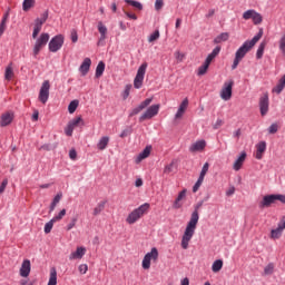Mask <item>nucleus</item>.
<instances>
[{
    "label": "nucleus",
    "instance_id": "nucleus-36",
    "mask_svg": "<svg viewBox=\"0 0 285 285\" xmlns=\"http://www.w3.org/2000/svg\"><path fill=\"white\" fill-rule=\"evenodd\" d=\"M230 36L228 32H223L214 39V43H222V41H228Z\"/></svg>",
    "mask_w": 285,
    "mask_h": 285
},
{
    "label": "nucleus",
    "instance_id": "nucleus-12",
    "mask_svg": "<svg viewBox=\"0 0 285 285\" xmlns=\"http://www.w3.org/2000/svg\"><path fill=\"white\" fill-rule=\"evenodd\" d=\"M62 47H63V37L61 35L53 37L49 42L50 52H59V50H61Z\"/></svg>",
    "mask_w": 285,
    "mask_h": 285
},
{
    "label": "nucleus",
    "instance_id": "nucleus-48",
    "mask_svg": "<svg viewBox=\"0 0 285 285\" xmlns=\"http://www.w3.org/2000/svg\"><path fill=\"white\" fill-rule=\"evenodd\" d=\"M203 184H204V178H202V176H199L198 180L196 181V184L193 187V193H197V190H199V188H202Z\"/></svg>",
    "mask_w": 285,
    "mask_h": 285
},
{
    "label": "nucleus",
    "instance_id": "nucleus-39",
    "mask_svg": "<svg viewBox=\"0 0 285 285\" xmlns=\"http://www.w3.org/2000/svg\"><path fill=\"white\" fill-rule=\"evenodd\" d=\"M252 20L255 26H259V23H262V21H264V18L262 17V14L259 12L254 11V16H253Z\"/></svg>",
    "mask_w": 285,
    "mask_h": 285
},
{
    "label": "nucleus",
    "instance_id": "nucleus-35",
    "mask_svg": "<svg viewBox=\"0 0 285 285\" xmlns=\"http://www.w3.org/2000/svg\"><path fill=\"white\" fill-rule=\"evenodd\" d=\"M125 3H128V6L136 8V10H144V4H141V2L137 0H125Z\"/></svg>",
    "mask_w": 285,
    "mask_h": 285
},
{
    "label": "nucleus",
    "instance_id": "nucleus-58",
    "mask_svg": "<svg viewBox=\"0 0 285 285\" xmlns=\"http://www.w3.org/2000/svg\"><path fill=\"white\" fill-rule=\"evenodd\" d=\"M174 57H175V59L179 62V63H181V61H184V53H181L180 51H176L175 53H174Z\"/></svg>",
    "mask_w": 285,
    "mask_h": 285
},
{
    "label": "nucleus",
    "instance_id": "nucleus-64",
    "mask_svg": "<svg viewBox=\"0 0 285 285\" xmlns=\"http://www.w3.org/2000/svg\"><path fill=\"white\" fill-rule=\"evenodd\" d=\"M278 228H279L281 230H285V216H284V217L282 218V220L279 222Z\"/></svg>",
    "mask_w": 285,
    "mask_h": 285
},
{
    "label": "nucleus",
    "instance_id": "nucleus-28",
    "mask_svg": "<svg viewBox=\"0 0 285 285\" xmlns=\"http://www.w3.org/2000/svg\"><path fill=\"white\" fill-rule=\"evenodd\" d=\"M108 144H110V137L108 136L101 137L97 144L98 150H106V148H108Z\"/></svg>",
    "mask_w": 285,
    "mask_h": 285
},
{
    "label": "nucleus",
    "instance_id": "nucleus-45",
    "mask_svg": "<svg viewBox=\"0 0 285 285\" xmlns=\"http://www.w3.org/2000/svg\"><path fill=\"white\" fill-rule=\"evenodd\" d=\"M55 224H57L56 220H53V218H51V220L45 225L46 235H48L52 232V227L55 226Z\"/></svg>",
    "mask_w": 285,
    "mask_h": 285
},
{
    "label": "nucleus",
    "instance_id": "nucleus-51",
    "mask_svg": "<svg viewBox=\"0 0 285 285\" xmlns=\"http://www.w3.org/2000/svg\"><path fill=\"white\" fill-rule=\"evenodd\" d=\"M66 217V209L60 210L58 215H56L52 219L53 222H61Z\"/></svg>",
    "mask_w": 285,
    "mask_h": 285
},
{
    "label": "nucleus",
    "instance_id": "nucleus-37",
    "mask_svg": "<svg viewBox=\"0 0 285 285\" xmlns=\"http://www.w3.org/2000/svg\"><path fill=\"white\" fill-rule=\"evenodd\" d=\"M35 0H23L22 2V10L24 12H28V10H30V8H35Z\"/></svg>",
    "mask_w": 285,
    "mask_h": 285
},
{
    "label": "nucleus",
    "instance_id": "nucleus-19",
    "mask_svg": "<svg viewBox=\"0 0 285 285\" xmlns=\"http://www.w3.org/2000/svg\"><path fill=\"white\" fill-rule=\"evenodd\" d=\"M186 193H187V190H186V189H183V190L178 194L177 198L175 199V202H174V204H173V208H174L175 210H179V208H181V207L184 206V203H181V202H184V199H186Z\"/></svg>",
    "mask_w": 285,
    "mask_h": 285
},
{
    "label": "nucleus",
    "instance_id": "nucleus-60",
    "mask_svg": "<svg viewBox=\"0 0 285 285\" xmlns=\"http://www.w3.org/2000/svg\"><path fill=\"white\" fill-rule=\"evenodd\" d=\"M164 8V0H156L155 10L159 11Z\"/></svg>",
    "mask_w": 285,
    "mask_h": 285
},
{
    "label": "nucleus",
    "instance_id": "nucleus-5",
    "mask_svg": "<svg viewBox=\"0 0 285 285\" xmlns=\"http://www.w3.org/2000/svg\"><path fill=\"white\" fill-rule=\"evenodd\" d=\"M148 69V62H144L137 70V75L134 79V88L139 90L144 86V77H146V70Z\"/></svg>",
    "mask_w": 285,
    "mask_h": 285
},
{
    "label": "nucleus",
    "instance_id": "nucleus-34",
    "mask_svg": "<svg viewBox=\"0 0 285 285\" xmlns=\"http://www.w3.org/2000/svg\"><path fill=\"white\" fill-rule=\"evenodd\" d=\"M104 208H106V202L98 203L94 208V216L97 217V215H101V213H104Z\"/></svg>",
    "mask_w": 285,
    "mask_h": 285
},
{
    "label": "nucleus",
    "instance_id": "nucleus-31",
    "mask_svg": "<svg viewBox=\"0 0 285 285\" xmlns=\"http://www.w3.org/2000/svg\"><path fill=\"white\" fill-rule=\"evenodd\" d=\"M177 167V160H171L170 164L166 165L164 168V174L165 175H170V173H173V170H175V168Z\"/></svg>",
    "mask_w": 285,
    "mask_h": 285
},
{
    "label": "nucleus",
    "instance_id": "nucleus-41",
    "mask_svg": "<svg viewBox=\"0 0 285 285\" xmlns=\"http://www.w3.org/2000/svg\"><path fill=\"white\" fill-rule=\"evenodd\" d=\"M79 108V100H72L68 106V111L70 115H73V112Z\"/></svg>",
    "mask_w": 285,
    "mask_h": 285
},
{
    "label": "nucleus",
    "instance_id": "nucleus-16",
    "mask_svg": "<svg viewBox=\"0 0 285 285\" xmlns=\"http://www.w3.org/2000/svg\"><path fill=\"white\" fill-rule=\"evenodd\" d=\"M30 271H32V265L30 264V259H24L20 267V277H29Z\"/></svg>",
    "mask_w": 285,
    "mask_h": 285
},
{
    "label": "nucleus",
    "instance_id": "nucleus-14",
    "mask_svg": "<svg viewBox=\"0 0 285 285\" xmlns=\"http://www.w3.org/2000/svg\"><path fill=\"white\" fill-rule=\"evenodd\" d=\"M259 110L262 117H266L268 115V94H265L259 99Z\"/></svg>",
    "mask_w": 285,
    "mask_h": 285
},
{
    "label": "nucleus",
    "instance_id": "nucleus-29",
    "mask_svg": "<svg viewBox=\"0 0 285 285\" xmlns=\"http://www.w3.org/2000/svg\"><path fill=\"white\" fill-rule=\"evenodd\" d=\"M285 88V75L279 79L277 86L273 89V92H276V95H279L282 90Z\"/></svg>",
    "mask_w": 285,
    "mask_h": 285
},
{
    "label": "nucleus",
    "instance_id": "nucleus-61",
    "mask_svg": "<svg viewBox=\"0 0 285 285\" xmlns=\"http://www.w3.org/2000/svg\"><path fill=\"white\" fill-rule=\"evenodd\" d=\"M63 197V194L62 193H58L53 200H52V204H55L57 206V204H59V202H61V198Z\"/></svg>",
    "mask_w": 285,
    "mask_h": 285
},
{
    "label": "nucleus",
    "instance_id": "nucleus-10",
    "mask_svg": "<svg viewBox=\"0 0 285 285\" xmlns=\"http://www.w3.org/2000/svg\"><path fill=\"white\" fill-rule=\"evenodd\" d=\"M233 86H235V81L233 80L224 83L223 89L220 90V99L224 101H230V98L233 97Z\"/></svg>",
    "mask_w": 285,
    "mask_h": 285
},
{
    "label": "nucleus",
    "instance_id": "nucleus-15",
    "mask_svg": "<svg viewBox=\"0 0 285 285\" xmlns=\"http://www.w3.org/2000/svg\"><path fill=\"white\" fill-rule=\"evenodd\" d=\"M186 110H188V98H185L178 107V110L175 115V119H183L184 115H186Z\"/></svg>",
    "mask_w": 285,
    "mask_h": 285
},
{
    "label": "nucleus",
    "instance_id": "nucleus-30",
    "mask_svg": "<svg viewBox=\"0 0 285 285\" xmlns=\"http://www.w3.org/2000/svg\"><path fill=\"white\" fill-rule=\"evenodd\" d=\"M222 268H224V261H222V259L215 261L212 265L213 273H219V271H222Z\"/></svg>",
    "mask_w": 285,
    "mask_h": 285
},
{
    "label": "nucleus",
    "instance_id": "nucleus-33",
    "mask_svg": "<svg viewBox=\"0 0 285 285\" xmlns=\"http://www.w3.org/2000/svg\"><path fill=\"white\" fill-rule=\"evenodd\" d=\"M105 70H106V63H104V61H100L96 68V78L99 79V77L104 75Z\"/></svg>",
    "mask_w": 285,
    "mask_h": 285
},
{
    "label": "nucleus",
    "instance_id": "nucleus-50",
    "mask_svg": "<svg viewBox=\"0 0 285 285\" xmlns=\"http://www.w3.org/2000/svg\"><path fill=\"white\" fill-rule=\"evenodd\" d=\"M159 30H156L154 33H151L148 38L149 43H153L154 41H157L159 39Z\"/></svg>",
    "mask_w": 285,
    "mask_h": 285
},
{
    "label": "nucleus",
    "instance_id": "nucleus-55",
    "mask_svg": "<svg viewBox=\"0 0 285 285\" xmlns=\"http://www.w3.org/2000/svg\"><path fill=\"white\" fill-rule=\"evenodd\" d=\"M78 271L80 275H86V273H88V265L87 264L79 265Z\"/></svg>",
    "mask_w": 285,
    "mask_h": 285
},
{
    "label": "nucleus",
    "instance_id": "nucleus-3",
    "mask_svg": "<svg viewBox=\"0 0 285 285\" xmlns=\"http://www.w3.org/2000/svg\"><path fill=\"white\" fill-rule=\"evenodd\" d=\"M148 210H150V204L145 203L140 205L138 208L129 213V215L126 218L127 224H136V222H139V219H141V217H144L146 213H148Z\"/></svg>",
    "mask_w": 285,
    "mask_h": 285
},
{
    "label": "nucleus",
    "instance_id": "nucleus-53",
    "mask_svg": "<svg viewBox=\"0 0 285 285\" xmlns=\"http://www.w3.org/2000/svg\"><path fill=\"white\" fill-rule=\"evenodd\" d=\"M279 130V126L277 124H272L268 128L269 135H275Z\"/></svg>",
    "mask_w": 285,
    "mask_h": 285
},
{
    "label": "nucleus",
    "instance_id": "nucleus-17",
    "mask_svg": "<svg viewBox=\"0 0 285 285\" xmlns=\"http://www.w3.org/2000/svg\"><path fill=\"white\" fill-rule=\"evenodd\" d=\"M90 66H92V60H90V58H85L79 67V72L82 77H86V75L90 72Z\"/></svg>",
    "mask_w": 285,
    "mask_h": 285
},
{
    "label": "nucleus",
    "instance_id": "nucleus-11",
    "mask_svg": "<svg viewBox=\"0 0 285 285\" xmlns=\"http://www.w3.org/2000/svg\"><path fill=\"white\" fill-rule=\"evenodd\" d=\"M160 105H151L140 117L139 121H146L148 119H153V117H157L159 115Z\"/></svg>",
    "mask_w": 285,
    "mask_h": 285
},
{
    "label": "nucleus",
    "instance_id": "nucleus-47",
    "mask_svg": "<svg viewBox=\"0 0 285 285\" xmlns=\"http://www.w3.org/2000/svg\"><path fill=\"white\" fill-rule=\"evenodd\" d=\"M254 14L255 10L249 9L243 13V19H245V21H248V19H253Z\"/></svg>",
    "mask_w": 285,
    "mask_h": 285
},
{
    "label": "nucleus",
    "instance_id": "nucleus-2",
    "mask_svg": "<svg viewBox=\"0 0 285 285\" xmlns=\"http://www.w3.org/2000/svg\"><path fill=\"white\" fill-rule=\"evenodd\" d=\"M263 35H264V31L261 29L259 32L252 40H247L243 43V46L235 53V59L232 65V70H236L242 59H244L246 55L250 52V49L255 46V43H257V41H259V39H262Z\"/></svg>",
    "mask_w": 285,
    "mask_h": 285
},
{
    "label": "nucleus",
    "instance_id": "nucleus-62",
    "mask_svg": "<svg viewBox=\"0 0 285 285\" xmlns=\"http://www.w3.org/2000/svg\"><path fill=\"white\" fill-rule=\"evenodd\" d=\"M124 12H125L126 17H128V19H132L134 21H137V14L130 13L126 10H124Z\"/></svg>",
    "mask_w": 285,
    "mask_h": 285
},
{
    "label": "nucleus",
    "instance_id": "nucleus-18",
    "mask_svg": "<svg viewBox=\"0 0 285 285\" xmlns=\"http://www.w3.org/2000/svg\"><path fill=\"white\" fill-rule=\"evenodd\" d=\"M186 193H187V190H186V189H183V190L178 194L177 198L175 199V202H174V204H173V208H174L175 210H179V208H181V207L184 206V203H181V202H184V199H186Z\"/></svg>",
    "mask_w": 285,
    "mask_h": 285
},
{
    "label": "nucleus",
    "instance_id": "nucleus-13",
    "mask_svg": "<svg viewBox=\"0 0 285 285\" xmlns=\"http://www.w3.org/2000/svg\"><path fill=\"white\" fill-rule=\"evenodd\" d=\"M153 104V98H147L142 102H140L136 108L131 110L129 114V117H135V115H139L141 110H145V108H148V105Z\"/></svg>",
    "mask_w": 285,
    "mask_h": 285
},
{
    "label": "nucleus",
    "instance_id": "nucleus-54",
    "mask_svg": "<svg viewBox=\"0 0 285 285\" xmlns=\"http://www.w3.org/2000/svg\"><path fill=\"white\" fill-rule=\"evenodd\" d=\"M7 187H8V178H4L0 185V195H3V193H6Z\"/></svg>",
    "mask_w": 285,
    "mask_h": 285
},
{
    "label": "nucleus",
    "instance_id": "nucleus-26",
    "mask_svg": "<svg viewBox=\"0 0 285 285\" xmlns=\"http://www.w3.org/2000/svg\"><path fill=\"white\" fill-rule=\"evenodd\" d=\"M222 52V47H215L213 51L207 56L205 63L207 66H210L213 63V60Z\"/></svg>",
    "mask_w": 285,
    "mask_h": 285
},
{
    "label": "nucleus",
    "instance_id": "nucleus-23",
    "mask_svg": "<svg viewBox=\"0 0 285 285\" xmlns=\"http://www.w3.org/2000/svg\"><path fill=\"white\" fill-rule=\"evenodd\" d=\"M206 148V140H198L189 147L190 153H202Z\"/></svg>",
    "mask_w": 285,
    "mask_h": 285
},
{
    "label": "nucleus",
    "instance_id": "nucleus-56",
    "mask_svg": "<svg viewBox=\"0 0 285 285\" xmlns=\"http://www.w3.org/2000/svg\"><path fill=\"white\" fill-rule=\"evenodd\" d=\"M39 32H41V26L36 23L32 32V38L36 39V37L39 36Z\"/></svg>",
    "mask_w": 285,
    "mask_h": 285
},
{
    "label": "nucleus",
    "instance_id": "nucleus-9",
    "mask_svg": "<svg viewBox=\"0 0 285 285\" xmlns=\"http://www.w3.org/2000/svg\"><path fill=\"white\" fill-rule=\"evenodd\" d=\"M154 259V262H157L159 259V250H157V247H153L150 253H147L142 259V268L145 271H148L150 268V261Z\"/></svg>",
    "mask_w": 285,
    "mask_h": 285
},
{
    "label": "nucleus",
    "instance_id": "nucleus-44",
    "mask_svg": "<svg viewBox=\"0 0 285 285\" xmlns=\"http://www.w3.org/2000/svg\"><path fill=\"white\" fill-rule=\"evenodd\" d=\"M77 222H79V217L78 216H73L70 219V223L67 225L66 230H72V228H75V226H77Z\"/></svg>",
    "mask_w": 285,
    "mask_h": 285
},
{
    "label": "nucleus",
    "instance_id": "nucleus-43",
    "mask_svg": "<svg viewBox=\"0 0 285 285\" xmlns=\"http://www.w3.org/2000/svg\"><path fill=\"white\" fill-rule=\"evenodd\" d=\"M209 67H210L209 65H207L206 62H204V63L198 68V72H197L198 77H202V76L206 75V72H208V68H209Z\"/></svg>",
    "mask_w": 285,
    "mask_h": 285
},
{
    "label": "nucleus",
    "instance_id": "nucleus-22",
    "mask_svg": "<svg viewBox=\"0 0 285 285\" xmlns=\"http://www.w3.org/2000/svg\"><path fill=\"white\" fill-rule=\"evenodd\" d=\"M244 161H246V151L240 153V156L235 160L233 165V169L236 171L242 170V166H244Z\"/></svg>",
    "mask_w": 285,
    "mask_h": 285
},
{
    "label": "nucleus",
    "instance_id": "nucleus-52",
    "mask_svg": "<svg viewBox=\"0 0 285 285\" xmlns=\"http://www.w3.org/2000/svg\"><path fill=\"white\" fill-rule=\"evenodd\" d=\"M208 168H210V165L208 163H205L202 168L199 177L204 179L206 177V173H208Z\"/></svg>",
    "mask_w": 285,
    "mask_h": 285
},
{
    "label": "nucleus",
    "instance_id": "nucleus-24",
    "mask_svg": "<svg viewBox=\"0 0 285 285\" xmlns=\"http://www.w3.org/2000/svg\"><path fill=\"white\" fill-rule=\"evenodd\" d=\"M83 255H86V247H77L76 252L69 255V259H82Z\"/></svg>",
    "mask_w": 285,
    "mask_h": 285
},
{
    "label": "nucleus",
    "instance_id": "nucleus-8",
    "mask_svg": "<svg viewBox=\"0 0 285 285\" xmlns=\"http://www.w3.org/2000/svg\"><path fill=\"white\" fill-rule=\"evenodd\" d=\"M38 99L43 105L48 104V99H50V80H45L42 82Z\"/></svg>",
    "mask_w": 285,
    "mask_h": 285
},
{
    "label": "nucleus",
    "instance_id": "nucleus-57",
    "mask_svg": "<svg viewBox=\"0 0 285 285\" xmlns=\"http://www.w3.org/2000/svg\"><path fill=\"white\" fill-rule=\"evenodd\" d=\"M70 37H71L72 43H77V41H79V36H78V33H77V30H75V29L71 30Z\"/></svg>",
    "mask_w": 285,
    "mask_h": 285
},
{
    "label": "nucleus",
    "instance_id": "nucleus-27",
    "mask_svg": "<svg viewBox=\"0 0 285 285\" xmlns=\"http://www.w3.org/2000/svg\"><path fill=\"white\" fill-rule=\"evenodd\" d=\"M150 150H153V147L147 146L136 158V164H141L144 159H147V157H150Z\"/></svg>",
    "mask_w": 285,
    "mask_h": 285
},
{
    "label": "nucleus",
    "instance_id": "nucleus-38",
    "mask_svg": "<svg viewBox=\"0 0 285 285\" xmlns=\"http://www.w3.org/2000/svg\"><path fill=\"white\" fill-rule=\"evenodd\" d=\"M13 77H14V71L12 69V65H9L4 72V79H7V81H10V79H12Z\"/></svg>",
    "mask_w": 285,
    "mask_h": 285
},
{
    "label": "nucleus",
    "instance_id": "nucleus-32",
    "mask_svg": "<svg viewBox=\"0 0 285 285\" xmlns=\"http://www.w3.org/2000/svg\"><path fill=\"white\" fill-rule=\"evenodd\" d=\"M48 285H57V269L55 267L50 269Z\"/></svg>",
    "mask_w": 285,
    "mask_h": 285
},
{
    "label": "nucleus",
    "instance_id": "nucleus-46",
    "mask_svg": "<svg viewBox=\"0 0 285 285\" xmlns=\"http://www.w3.org/2000/svg\"><path fill=\"white\" fill-rule=\"evenodd\" d=\"M275 273V264L269 263L265 268H264V275H273Z\"/></svg>",
    "mask_w": 285,
    "mask_h": 285
},
{
    "label": "nucleus",
    "instance_id": "nucleus-6",
    "mask_svg": "<svg viewBox=\"0 0 285 285\" xmlns=\"http://www.w3.org/2000/svg\"><path fill=\"white\" fill-rule=\"evenodd\" d=\"M80 126H86V122L81 116H78L68 122L67 127L65 128V135H67V137H72L75 128H79Z\"/></svg>",
    "mask_w": 285,
    "mask_h": 285
},
{
    "label": "nucleus",
    "instance_id": "nucleus-49",
    "mask_svg": "<svg viewBox=\"0 0 285 285\" xmlns=\"http://www.w3.org/2000/svg\"><path fill=\"white\" fill-rule=\"evenodd\" d=\"M278 47L281 52L285 56V33L281 37Z\"/></svg>",
    "mask_w": 285,
    "mask_h": 285
},
{
    "label": "nucleus",
    "instance_id": "nucleus-25",
    "mask_svg": "<svg viewBox=\"0 0 285 285\" xmlns=\"http://www.w3.org/2000/svg\"><path fill=\"white\" fill-rule=\"evenodd\" d=\"M98 32H100V39L98 41V46H101L102 41H106V35H108V28L104 26V22H98Z\"/></svg>",
    "mask_w": 285,
    "mask_h": 285
},
{
    "label": "nucleus",
    "instance_id": "nucleus-20",
    "mask_svg": "<svg viewBox=\"0 0 285 285\" xmlns=\"http://www.w3.org/2000/svg\"><path fill=\"white\" fill-rule=\"evenodd\" d=\"M13 119H14V115H12V112H4L1 115L0 126L2 128L6 126H10V124H12Z\"/></svg>",
    "mask_w": 285,
    "mask_h": 285
},
{
    "label": "nucleus",
    "instance_id": "nucleus-7",
    "mask_svg": "<svg viewBox=\"0 0 285 285\" xmlns=\"http://www.w3.org/2000/svg\"><path fill=\"white\" fill-rule=\"evenodd\" d=\"M48 41H50V35L48 33H41L40 37L36 40L35 47H33V56L37 57L39 52H41V49L46 48Z\"/></svg>",
    "mask_w": 285,
    "mask_h": 285
},
{
    "label": "nucleus",
    "instance_id": "nucleus-1",
    "mask_svg": "<svg viewBox=\"0 0 285 285\" xmlns=\"http://www.w3.org/2000/svg\"><path fill=\"white\" fill-rule=\"evenodd\" d=\"M199 208H202V204L196 206V209L191 213L190 219L185 228L181 238V248H184V250H187L188 244H190V239H193L195 230H197V224L199 223Z\"/></svg>",
    "mask_w": 285,
    "mask_h": 285
},
{
    "label": "nucleus",
    "instance_id": "nucleus-59",
    "mask_svg": "<svg viewBox=\"0 0 285 285\" xmlns=\"http://www.w3.org/2000/svg\"><path fill=\"white\" fill-rule=\"evenodd\" d=\"M224 126V120L217 119L216 122L213 125L214 130H217Z\"/></svg>",
    "mask_w": 285,
    "mask_h": 285
},
{
    "label": "nucleus",
    "instance_id": "nucleus-21",
    "mask_svg": "<svg viewBox=\"0 0 285 285\" xmlns=\"http://www.w3.org/2000/svg\"><path fill=\"white\" fill-rule=\"evenodd\" d=\"M264 153H266V141L263 140L256 144V154H255L256 159L258 160L263 159Z\"/></svg>",
    "mask_w": 285,
    "mask_h": 285
},
{
    "label": "nucleus",
    "instance_id": "nucleus-4",
    "mask_svg": "<svg viewBox=\"0 0 285 285\" xmlns=\"http://www.w3.org/2000/svg\"><path fill=\"white\" fill-rule=\"evenodd\" d=\"M281 202V204H285V195L282 194H271L265 195L263 199L258 203V208L264 210V208H271L273 204Z\"/></svg>",
    "mask_w": 285,
    "mask_h": 285
},
{
    "label": "nucleus",
    "instance_id": "nucleus-42",
    "mask_svg": "<svg viewBox=\"0 0 285 285\" xmlns=\"http://www.w3.org/2000/svg\"><path fill=\"white\" fill-rule=\"evenodd\" d=\"M266 49V42H261V45L258 46V49L256 51V58L257 59H262V57H264V50Z\"/></svg>",
    "mask_w": 285,
    "mask_h": 285
},
{
    "label": "nucleus",
    "instance_id": "nucleus-63",
    "mask_svg": "<svg viewBox=\"0 0 285 285\" xmlns=\"http://www.w3.org/2000/svg\"><path fill=\"white\" fill-rule=\"evenodd\" d=\"M132 131L130 129H125L121 131L120 137L124 139V137H128Z\"/></svg>",
    "mask_w": 285,
    "mask_h": 285
},
{
    "label": "nucleus",
    "instance_id": "nucleus-40",
    "mask_svg": "<svg viewBox=\"0 0 285 285\" xmlns=\"http://www.w3.org/2000/svg\"><path fill=\"white\" fill-rule=\"evenodd\" d=\"M282 233H284V230L281 229L279 227H277L276 229H272L271 238L272 239H279L282 237Z\"/></svg>",
    "mask_w": 285,
    "mask_h": 285
}]
</instances>
